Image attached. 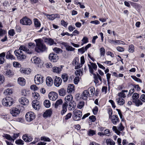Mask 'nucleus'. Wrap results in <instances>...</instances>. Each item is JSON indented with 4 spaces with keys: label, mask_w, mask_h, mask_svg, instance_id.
Instances as JSON below:
<instances>
[{
    "label": "nucleus",
    "mask_w": 145,
    "mask_h": 145,
    "mask_svg": "<svg viewBox=\"0 0 145 145\" xmlns=\"http://www.w3.org/2000/svg\"><path fill=\"white\" fill-rule=\"evenodd\" d=\"M19 50H20V51H23L29 54H31L33 53V52L32 50H29L27 47L24 45H21Z\"/></svg>",
    "instance_id": "15"
},
{
    "label": "nucleus",
    "mask_w": 145,
    "mask_h": 145,
    "mask_svg": "<svg viewBox=\"0 0 145 145\" xmlns=\"http://www.w3.org/2000/svg\"><path fill=\"white\" fill-rule=\"evenodd\" d=\"M73 97L71 95H67L65 98V101L67 103L68 102H72Z\"/></svg>",
    "instance_id": "27"
},
{
    "label": "nucleus",
    "mask_w": 145,
    "mask_h": 145,
    "mask_svg": "<svg viewBox=\"0 0 145 145\" xmlns=\"http://www.w3.org/2000/svg\"><path fill=\"white\" fill-rule=\"evenodd\" d=\"M88 91L89 92V91L90 92V97L93 96L95 94V88L93 87H89L88 90Z\"/></svg>",
    "instance_id": "33"
},
{
    "label": "nucleus",
    "mask_w": 145,
    "mask_h": 145,
    "mask_svg": "<svg viewBox=\"0 0 145 145\" xmlns=\"http://www.w3.org/2000/svg\"><path fill=\"white\" fill-rule=\"evenodd\" d=\"M33 20L35 27L37 29L39 28L41 26L40 22L37 18H35L33 19Z\"/></svg>",
    "instance_id": "25"
},
{
    "label": "nucleus",
    "mask_w": 145,
    "mask_h": 145,
    "mask_svg": "<svg viewBox=\"0 0 145 145\" xmlns=\"http://www.w3.org/2000/svg\"><path fill=\"white\" fill-rule=\"evenodd\" d=\"M5 137L6 139L13 142L12 137H11L10 135L6 134L5 135Z\"/></svg>",
    "instance_id": "54"
},
{
    "label": "nucleus",
    "mask_w": 145,
    "mask_h": 145,
    "mask_svg": "<svg viewBox=\"0 0 145 145\" xmlns=\"http://www.w3.org/2000/svg\"><path fill=\"white\" fill-rule=\"evenodd\" d=\"M100 55L101 56H104L105 54V49L103 47L101 48L100 49Z\"/></svg>",
    "instance_id": "41"
},
{
    "label": "nucleus",
    "mask_w": 145,
    "mask_h": 145,
    "mask_svg": "<svg viewBox=\"0 0 145 145\" xmlns=\"http://www.w3.org/2000/svg\"><path fill=\"white\" fill-rule=\"evenodd\" d=\"M19 101L23 105H27L28 104L29 101L26 98L23 97L19 99Z\"/></svg>",
    "instance_id": "21"
},
{
    "label": "nucleus",
    "mask_w": 145,
    "mask_h": 145,
    "mask_svg": "<svg viewBox=\"0 0 145 145\" xmlns=\"http://www.w3.org/2000/svg\"><path fill=\"white\" fill-rule=\"evenodd\" d=\"M61 77L63 80V81L64 82L67 81L69 78L68 75L66 74H62Z\"/></svg>",
    "instance_id": "42"
},
{
    "label": "nucleus",
    "mask_w": 145,
    "mask_h": 145,
    "mask_svg": "<svg viewBox=\"0 0 145 145\" xmlns=\"http://www.w3.org/2000/svg\"><path fill=\"white\" fill-rule=\"evenodd\" d=\"M61 68L57 67H54L52 68V71L54 72H55L58 74L60 73L62 68V66H61Z\"/></svg>",
    "instance_id": "29"
},
{
    "label": "nucleus",
    "mask_w": 145,
    "mask_h": 145,
    "mask_svg": "<svg viewBox=\"0 0 145 145\" xmlns=\"http://www.w3.org/2000/svg\"><path fill=\"white\" fill-rule=\"evenodd\" d=\"M20 22L22 24L25 25H30L32 24L31 20L26 16L20 20Z\"/></svg>",
    "instance_id": "8"
},
{
    "label": "nucleus",
    "mask_w": 145,
    "mask_h": 145,
    "mask_svg": "<svg viewBox=\"0 0 145 145\" xmlns=\"http://www.w3.org/2000/svg\"><path fill=\"white\" fill-rule=\"evenodd\" d=\"M18 82L21 86H24L25 84V80L23 78H19L18 79Z\"/></svg>",
    "instance_id": "24"
},
{
    "label": "nucleus",
    "mask_w": 145,
    "mask_h": 145,
    "mask_svg": "<svg viewBox=\"0 0 145 145\" xmlns=\"http://www.w3.org/2000/svg\"><path fill=\"white\" fill-rule=\"evenodd\" d=\"M68 106V103L66 102H64L62 105V110L61 111V115L64 114L67 111V108Z\"/></svg>",
    "instance_id": "18"
},
{
    "label": "nucleus",
    "mask_w": 145,
    "mask_h": 145,
    "mask_svg": "<svg viewBox=\"0 0 145 145\" xmlns=\"http://www.w3.org/2000/svg\"><path fill=\"white\" fill-rule=\"evenodd\" d=\"M12 90L8 88L5 90L3 92V94L5 95H10L12 94Z\"/></svg>",
    "instance_id": "40"
},
{
    "label": "nucleus",
    "mask_w": 145,
    "mask_h": 145,
    "mask_svg": "<svg viewBox=\"0 0 145 145\" xmlns=\"http://www.w3.org/2000/svg\"><path fill=\"white\" fill-rule=\"evenodd\" d=\"M41 140L46 142H50L51 140L48 137L45 136L42 137H41Z\"/></svg>",
    "instance_id": "51"
},
{
    "label": "nucleus",
    "mask_w": 145,
    "mask_h": 145,
    "mask_svg": "<svg viewBox=\"0 0 145 145\" xmlns=\"http://www.w3.org/2000/svg\"><path fill=\"white\" fill-rule=\"evenodd\" d=\"M15 143L18 145H23L24 143V142L21 139H18L16 140Z\"/></svg>",
    "instance_id": "49"
},
{
    "label": "nucleus",
    "mask_w": 145,
    "mask_h": 145,
    "mask_svg": "<svg viewBox=\"0 0 145 145\" xmlns=\"http://www.w3.org/2000/svg\"><path fill=\"white\" fill-rule=\"evenodd\" d=\"M61 24L65 27H67L68 23L65 22L63 20H62L61 21Z\"/></svg>",
    "instance_id": "63"
},
{
    "label": "nucleus",
    "mask_w": 145,
    "mask_h": 145,
    "mask_svg": "<svg viewBox=\"0 0 145 145\" xmlns=\"http://www.w3.org/2000/svg\"><path fill=\"white\" fill-rule=\"evenodd\" d=\"M11 114L14 117H16L20 113V110L16 108H13L10 110Z\"/></svg>",
    "instance_id": "11"
},
{
    "label": "nucleus",
    "mask_w": 145,
    "mask_h": 145,
    "mask_svg": "<svg viewBox=\"0 0 145 145\" xmlns=\"http://www.w3.org/2000/svg\"><path fill=\"white\" fill-rule=\"evenodd\" d=\"M111 121L112 123L114 125H116L117 123L120 120L118 116L116 115H114L112 116L110 118Z\"/></svg>",
    "instance_id": "16"
},
{
    "label": "nucleus",
    "mask_w": 145,
    "mask_h": 145,
    "mask_svg": "<svg viewBox=\"0 0 145 145\" xmlns=\"http://www.w3.org/2000/svg\"><path fill=\"white\" fill-rule=\"evenodd\" d=\"M66 50L68 51H72L74 50L75 48H73L72 46L68 45L66 48Z\"/></svg>",
    "instance_id": "60"
},
{
    "label": "nucleus",
    "mask_w": 145,
    "mask_h": 145,
    "mask_svg": "<svg viewBox=\"0 0 145 145\" xmlns=\"http://www.w3.org/2000/svg\"><path fill=\"white\" fill-rule=\"evenodd\" d=\"M46 17L48 19L51 20H53L55 19L54 14H52L50 15H48L46 16Z\"/></svg>",
    "instance_id": "59"
},
{
    "label": "nucleus",
    "mask_w": 145,
    "mask_h": 145,
    "mask_svg": "<svg viewBox=\"0 0 145 145\" xmlns=\"http://www.w3.org/2000/svg\"><path fill=\"white\" fill-rule=\"evenodd\" d=\"M4 71L5 75L8 76H11L13 75L14 73L10 69H6Z\"/></svg>",
    "instance_id": "34"
},
{
    "label": "nucleus",
    "mask_w": 145,
    "mask_h": 145,
    "mask_svg": "<svg viewBox=\"0 0 145 145\" xmlns=\"http://www.w3.org/2000/svg\"><path fill=\"white\" fill-rule=\"evenodd\" d=\"M98 108L97 106H96L92 110L94 114L96 115L97 114L98 112Z\"/></svg>",
    "instance_id": "64"
},
{
    "label": "nucleus",
    "mask_w": 145,
    "mask_h": 145,
    "mask_svg": "<svg viewBox=\"0 0 145 145\" xmlns=\"http://www.w3.org/2000/svg\"><path fill=\"white\" fill-rule=\"evenodd\" d=\"M32 61L33 60L34 63L36 64H39L41 62V61L40 58L37 56H35L31 59Z\"/></svg>",
    "instance_id": "31"
},
{
    "label": "nucleus",
    "mask_w": 145,
    "mask_h": 145,
    "mask_svg": "<svg viewBox=\"0 0 145 145\" xmlns=\"http://www.w3.org/2000/svg\"><path fill=\"white\" fill-rule=\"evenodd\" d=\"M52 113V111L50 110H47L44 112L43 116L44 118L50 117Z\"/></svg>",
    "instance_id": "32"
},
{
    "label": "nucleus",
    "mask_w": 145,
    "mask_h": 145,
    "mask_svg": "<svg viewBox=\"0 0 145 145\" xmlns=\"http://www.w3.org/2000/svg\"><path fill=\"white\" fill-rule=\"evenodd\" d=\"M134 47L133 44H131L129 45V51L130 52H133L134 51Z\"/></svg>",
    "instance_id": "52"
},
{
    "label": "nucleus",
    "mask_w": 145,
    "mask_h": 145,
    "mask_svg": "<svg viewBox=\"0 0 145 145\" xmlns=\"http://www.w3.org/2000/svg\"><path fill=\"white\" fill-rule=\"evenodd\" d=\"M22 138L25 142H27L31 141L33 140V138L31 136L26 134L23 135Z\"/></svg>",
    "instance_id": "19"
},
{
    "label": "nucleus",
    "mask_w": 145,
    "mask_h": 145,
    "mask_svg": "<svg viewBox=\"0 0 145 145\" xmlns=\"http://www.w3.org/2000/svg\"><path fill=\"white\" fill-rule=\"evenodd\" d=\"M76 105L73 102H70L68 104V109L69 110H74L75 108Z\"/></svg>",
    "instance_id": "23"
},
{
    "label": "nucleus",
    "mask_w": 145,
    "mask_h": 145,
    "mask_svg": "<svg viewBox=\"0 0 145 145\" xmlns=\"http://www.w3.org/2000/svg\"><path fill=\"white\" fill-rule=\"evenodd\" d=\"M20 71L22 73L28 74L29 73V70L27 69L23 68H21L20 69Z\"/></svg>",
    "instance_id": "48"
},
{
    "label": "nucleus",
    "mask_w": 145,
    "mask_h": 145,
    "mask_svg": "<svg viewBox=\"0 0 145 145\" xmlns=\"http://www.w3.org/2000/svg\"><path fill=\"white\" fill-rule=\"evenodd\" d=\"M63 101L61 99H59L57 101L55 104V107L56 108H57L58 106L62 104Z\"/></svg>",
    "instance_id": "38"
},
{
    "label": "nucleus",
    "mask_w": 145,
    "mask_h": 145,
    "mask_svg": "<svg viewBox=\"0 0 145 145\" xmlns=\"http://www.w3.org/2000/svg\"><path fill=\"white\" fill-rule=\"evenodd\" d=\"M95 134V131L92 130H89L88 133V135L90 136H92Z\"/></svg>",
    "instance_id": "56"
},
{
    "label": "nucleus",
    "mask_w": 145,
    "mask_h": 145,
    "mask_svg": "<svg viewBox=\"0 0 145 145\" xmlns=\"http://www.w3.org/2000/svg\"><path fill=\"white\" fill-rule=\"evenodd\" d=\"M74 90V85L69 84L67 87V91L68 93H71Z\"/></svg>",
    "instance_id": "26"
},
{
    "label": "nucleus",
    "mask_w": 145,
    "mask_h": 145,
    "mask_svg": "<svg viewBox=\"0 0 145 145\" xmlns=\"http://www.w3.org/2000/svg\"><path fill=\"white\" fill-rule=\"evenodd\" d=\"M15 55L17 56L18 59L21 61L23 60L26 57L25 54H24L22 51L20 50H16L14 51Z\"/></svg>",
    "instance_id": "4"
},
{
    "label": "nucleus",
    "mask_w": 145,
    "mask_h": 145,
    "mask_svg": "<svg viewBox=\"0 0 145 145\" xmlns=\"http://www.w3.org/2000/svg\"><path fill=\"white\" fill-rule=\"evenodd\" d=\"M53 51L57 54L61 53L62 52V50L60 48L55 47L53 49Z\"/></svg>",
    "instance_id": "47"
},
{
    "label": "nucleus",
    "mask_w": 145,
    "mask_h": 145,
    "mask_svg": "<svg viewBox=\"0 0 145 145\" xmlns=\"http://www.w3.org/2000/svg\"><path fill=\"white\" fill-rule=\"evenodd\" d=\"M19 133H14L12 137L13 142H14L15 140L19 136Z\"/></svg>",
    "instance_id": "61"
},
{
    "label": "nucleus",
    "mask_w": 145,
    "mask_h": 145,
    "mask_svg": "<svg viewBox=\"0 0 145 145\" xmlns=\"http://www.w3.org/2000/svg\"><path fill=\"white\" fill-rule=\"evenodd\" d=\"M44 105L46 108H49L50 106V103L48 100H45L44 102Z\"/></svg>",
    "instance_id": "46"
},
{
    "label": "nucleus",
    "mask_w": 145,
    "mask_h": 145,
    "mask_svg": "<svg viewBox=\"0 0 145 145\" xmlns=\"http://www.w3.org/2000/svg\"><path fill=\"white\" fill-rule=\"evenodd\" d=\"M82 42L81 45L83 46L84 44L88 42V38L86 37H84L82 40Z\"/></svg>",
    "instance_id": "44"
},
{
    "label": "nucleus",
    "mask_w": 145,
    "mask_h": 145,
    "mask_svg": "<svg viewBox=\"0 0 145 145\" xmlns=\"http://www.w3.org/2000/svg\"><path fill=\"white\" fill-rule=\"evenodd\" d=\"M139 99L142 103L145 102V94H142L140 96Z\"/></svg>",
    "instance_id": "55"
},
{
    "label": "nucleus",
    "mask_w": 145,
    "mask_h": 145,
    "mask_svg": "<svg viewBox=\"0 0 145 145\" xmlns=\"http://www.w3.org/2000/svg\"><path fill=\"white\" fill-rule=\"evenodd\" d=\"M139 97V94L137 93H135L132 96V102L138 107L142 105V102L138 99Z\"/></svg>",
    "instance_id": "2"
},
{
    "label": "nucleus",
    "mask_w": 145,
    "mask_h": 145,
    "mask_svg": "<svg viewBox=\"0 0 145 145\" xmlns=\"http://www.w3.org/2000/svg\"><path fill=\"white\" fill-rule=\"evenodd\" d=\"M118 96L119 97L124 98L126 97V95L122 91L118 93Z\"/></svg>",
    "instance_id": "58"
},
{
    "label": "nucleus",
    "mask_w": 145,
    "mask_h": 145,
    "mask_svg": "<svg viewBox=\"0 0 145 145\" xmlns=\"http://www.w3.org/2000/svg\"><path fill=\"white\" fill-rule=\"evenodd\" d=\"M89 92L87 90H84L82 95L81 98L84 100H86L88 97H90Z\"/></svg>",
    "instance_id": "14"
},
{
    "label": "nucleus",
    "mask_w": 145,
    "mask_h": 145,
    "mask_svg": "<svg viewBox=\"0 0 145 145\" xmlns=\"http://www.w3.org/2000/svg\"><path fill=\"white\" fill-rule=\"evenodd\" d=\"M59 95L61 96H64L66 94V90L63 88H61L59 91Z\"/></svg>",
    "instance_id": "39"
},
{
    "label": "nucleus",
    "mask_w": 145,
    "mask_h": 145,
    "mask_svg": "<svg viewBox=\"0 0 145 145\" xmlns=\"http://www.w3.org/2000/svg\"><path fill=\"white\" fill-rule=\"evenodd\" d=\"M35 41L36 43L35 50L36 52L39 53L42 52L47 50V48L46 45L44 44L42 39H36L35 40Z\"/></svg>",
    "instance_id": "1"
},
{
    "label": "nucleus",
    "mask_w": 145,
    "mask_h": 145,
    "mask_svg": "<svg viewBox=\"0 0 145 145\" xmlns=\"http://www.w3.org/2000/svg\"><path fill=\"white\" fill-rule=\"evenodd\" d=\"M82 116V112L80 110L75 109L73 111L72 118L74 120H80Z\"/></svg>",
    "instance_id": "5"
},
{
    "label": "nucleus",
    "mask_w": 145,
    "mask_h": 145,
    "mask_svg": "<svg viewBox=\"0 0 145 145\" xmlns=\"http://www.w3.org/2000/svg\"><path fill=\"white\" fill-rule=\"evenodd\" d=\"M44 77L43 76L37 74L35 76L34 81L35 83L38 85L42 84L43 82Z\"/></svg>",
    "instance_id": "7"
},
{
    "label": "nucleus",
    "mask_w": 145,
    "mask_h": 145,
    "mask_svg": "<svg viewBox=\"0 0 145 145\" xmlns=\"http://www.w3.org/2000/svg\"><path fill=\"white\" fill-rule=\"evenodd\" d=\"M131 76V78L136 81L140 83H142V80L137 77L135 76Z\"/></svg>",
    "instance_id": "45"
},
{
    "label": "nucleus",
    "mask_w": 145,
    "mask_h": 145,
    "mask_svg": "<svg viewBox=\"0 0 145 145\" xmlns=\"http://www.w3.org/2000/svg\"><path fill=\"white\" fill-rule=\"evenodd\" d=\"M72 115V114L71 113H68L64 117L65 120H67L68 119L70 118Z\"/></svg>",
    "instance_id": "57"
},
{
    "label": "nucleus",
    "mask_w": 145,
    "mask_h": 145,
    "mask_svg": "<svg viewBox=\"0 0 145 145\" xmlns=\"http://www.w3.org/2000/svg\"><path fill=\"white\" fill-rule=\"evenodd\" d=\"M89 63L91 65L88 64V66L90 72L91 74H93L94 70L96 71L97 70V66L95 63L90 62Z\"/></svg>",
    "instance_id": "9"
},
{
    "label": "nucleus",
    "mask_w": 145,
    "mask_h": 145,
    "mask_svg": "<svg viewBox=\"0 0 145 145\" xmlns=\"http://www.w3.org/2000/svg\"><path fill=\"white\" fill-rule=\"evenodd\" d=\"M93 76V77L94 78V82L96 84H97L99 82V81L98 79H99L100 81L101 82L102 80L99 74L98 73H97V74H92Z\"/></svg>",
    "instance_id": "20"
},
{
    "label": "nucleus",
    "mask_w": 145,
    "mask_h": 145,
    "mask_svg": "<svg viewBox=\"0 0 145 145\" xmlns=\"http://www.w3.org/2000/svg\"><path fill=\"white\" fill-rule=\"evenodd\" d=\"M54 78V84L55 86L59 87L61 84L62 82L61 79L59 77L57 76H55Z\"/></svg>",
    "instance_id": "12"
},
{
    "label": "nucleus",
    "mask_w": 145,
    "mask_h": 145,
    "mask_svg": "<svg viewBox=\"0 0 145 145\" xmlns=\"http://www.w3.org/2000/svg\"><path fill=\"white\" fill-rule=\"evenodd\" d=\"M44 42L47 44L51 46L54 44H56L57 43L54 41V40L50 38H46L44 39Z\"/></svg>",
    "instance_id": "17"
},
{
    "label": "nucleus",
    "mask_w": 145,
    "mask_h": 145,
    "mask_svg": "<svg viewBox=\"0 0 145 145\" xmlns=\"http://www.w3.org/2000/svg\"><path fill=\"white\" fill-rule=\"evenodd\" d=\"M32 106L35 109L39 110L40 108V105L39 102L37 101H34L32 102Z\"/></svg>",
    "instance_id": "22"
},
{
    "label": "nucleus",
    "mask_w": 145,
    "mask_h": 145,
    "mask_svg": "<svg viewBox=\"0 0 145 145\" xmlns=\"http://www.w3.org/2000/svg\"><path fill=\"white\" fill-rule=\"evenodd\" d=\"M13 100L12 98L10 97H6L3 99L2 103L4 106L7 107L11 106L13 103Z\"/></svg>",
    "instance_id": "3"
},
{
    "label": "nucleus",
    "mask_w": 145,
    "mask_h": 145,
    "mask_svg": "<svg viewBox=\"0 0 145 145\" xmlns=\"http://www.w3.org/2000/svg\"><path fill=\"white\" fill-rule=\"evenodd\" d=\"M46 84L49 86H51L53 84V80L50 77H47L46 80Z\"/></svg>",
    "instance_id": "30"
},
{
    "label": "nucleus",
    "mask_w": 145,
    "mask_h": 145,
    "mask_svg": "<svg viewBox=\"0 0 145 145\" xmlns=\"http://www.w3.org/2000/svg\"><path fill=\"white\" fill-rule=\"evenodd\" d=\"M58 94L55 92H51L48 94V97L50 100L55 101L58 97Z\"/></svg>",
    "instance_id": "13"
},
{
    "label": "nucleus",
    "mask_w": 145,
    "mask_h": 145,
    "mask_svg": "<svg viewBox=\"0 0 145 145\" xmlns=\"http://www.w3.org/2000/svg\"><path fill=\"white\" fill-rule=\"evenodd\" d=\"M5 55V54L4 52L0 54V64H2L4 62Z\"/></svg>",
    "instance_id": "36"
},
{
    "label": "nucleus",
    "mask_w": 145,
    "mask_h": 145,
    "mask_svg": "<svg viewBox=\"0 0 145 145\" xmlns=\"http://www.w3.org/2000/svg\"><path fill=\"white\" fill-rule=\"evenodd\" d=\"M125 43L123 41L121 40H115V45L121 44L125 45Z\"/></svg>",
    "instance_id": "43"
},
{
    "label": "nucleus",
    "mask_w": 145,
    "mask_h": 145,
    "mask_svg": "<svg viewBox=\"0 0 145 145\" xmlns=\"http://www.w3.org/2000/svg\"><path fill=\"white\" fill-rule=\"evenodd\" d=\"M84 105V103L83 101L79 102L77 106V107L80 109H81Z\"/></svg>",
    "instance_id": "50"
},
{
    "label": "nucleus",
    "mask_w": 145,
    "mask_h": 145,
    "mask_svg": "<svg viewBox=\"0 0 145 145\" xmlns=\"http://www.w3.org/2000/svg\"><path fill=\"white\" fill-rule=\"evenodd\" d=\"M107 145H115V142L111 139H107L106 140Z\"/></svg>",
    "instance_id": "35"
},
{
    "label": "nucleus",
    "mask_w": 145,
    "mask_h": 145,
    "mask_svg": "<svg viewBox=\"0 0 145 145\" xmlns=\"http://www.w3.org/2000/svg\"><path fill=\"white\" fill-rule=\"evenodd\" d=\"M116 101L118 105H123L125 103L124 100L121 97L117 98L116 99Z\"/></svg>",
    "instance_id": "28"
},
{
    "label": "nucleus",
    "mask_w": 145,
    "mask_h": 145,
    "mask_svg": "<svg viewBox=\"0 0 145 145\" xmlns=\"http://www.w3.org/2000/svg\"><path fill=\"white\" fill-rule=\"evenodd\" d=\"M49 58L52 62H55L58 59V57L57 54L52 53L49 54Z\"/></svg>",
    "instance_id": "10"
},
{
    "label": "nucleus",
    "mask_w": 145,
    "mask_h": 145,
    "mask_svg": "<svg viewBox=\"0 0 145 145\" xmlns=\"http://www.w3.org/2000/svg\"><path fill=\"white\" fill-rule=\"evenodd\" d=\"M6 57L7 59H10L11 60L15 59V57L10 53V51H8L7 53Z\"/></svg>",
    "instance_id": "37"
},
{
    "label": "nucleus",
    "mask_w": 145,
    "mask_h": 145,
    "mask_svg": "<svg viewBox=\"0 0 145 145\" xmlns=\"http://www.w3.org/2000/svg\"><path fill=\"white\" fill-rule=\"evenodd\" d=\"M112 130L116 133L118 135H119L120 132L117 129V127L115 126H113L112 127Z\"/></svg>",
    "instance_id": "53"
},
{
    "label": "nucleus",
    "mask_w": 145,
    "mask_h": 145,
    "mask_svg": "<svg viewBox=\"0 0 145 145\" xmlns=\"http://www.w3.org/2000/svg\"><path fill=\"white\" fill-rule=\"evenodd\" d=\"M78 50V52L81 54H83L85 51H86L85 48L84 47H83L80 48Z\"/></svg>",
    "instance_id": "62"
},
{
    "label": "nucleus",
    "mask_w": 145,
    "mask_h": 145,
    "mask_svg": "<svg viewBox=\"0 0 145 145\" xmlns=\"http://www.w3.org/2000/svg\"><path fill=\"white\" fill-rule=\"evenodd\" d=\"M26 120L27 121L30 122L33 120L35 118V115L32 112H28L25 115Z\"/></svg>",
    "instance_id": "6"
}]
</instances>
